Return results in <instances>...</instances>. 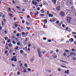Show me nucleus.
Masks as SVG:
<instances>
[{
	"mask_svg": "<svg viewBox=\"0 0 76 76\" xmlns=\"http://www.w3.org/2000/svg\"><path fill=\"white\" fill-rule=\"evenodd\" d=\"M13 58H12L11 59V61H14L15 62L16 61H17L16 58V56H13Z\"/></svg>",
	"mask_w": 76,
	"mask_h": 76,
	"instance_id": "obj_1",
	"label": "nucleus"
},
{
	"mask_svg": "<svg viewBox=\"0 0 76 76\" xmlns=\"http://www.w3.org/2000/svg\"><path fill=\"white\" fill-rule=\"evenodd\" d=\"M72 19V18L70 17H68L67 19V21L68 23L70 22V20Z\"/></svg>",
	"mask_w": 76,
	"mask_h": 76,
	"instance_id": "obj_2",
	"label": "nucleus"
},
{
	"mask_svg": "<svg viewBox=\"0 0 76 76\" xmlns=\"http://www.w3.org/2000/svg\"><path fill=\"white\" fill-rule=\"evenodd\" d=\"M28 41H29V40L28 39V38H26L25 39V41H24L23 42V44H25L26 43L25 42H27Z\"/></svg>",
	"mask_w": 76,
	"mask_h": 76,
	"instance_id": "obj_3",
	"label": "nucleus"
},
{
	"mask_svg": "<svg viewBox=\"0 0 76 76\" xmlns=\"http://www.w3.org/2000/svg\"><path fill=\"white\" fill-rule=\"evenodd\" d=\"M64 13L63 12H61L60 13V15L61 16H64Z\"/></svg>",
	"mask_w": 76,
	"mask_h": 76,
	"instance_id": "obj_4",
	"label": "nucleus"
},
{
	"mask_svg": "<svg viewBox=\"0 0 76 76\" xmlns=\"http://www.w3.org/2000/svg\"><path fill=\"white\" fill-rule=\"evenodd\" d=\"M47 20L45 19L44 20V24H47Z\"/></svg>",
	"mask_w": 76,
	"mask_h": 76,
	"instance_id": "obj_5",
	"label": "nucleus"
},
{
	"mask_svg": "<svg viewBox=\"0 0 76 76\" xmlns=\"http://www.w3.org/2000/svg\"><path fill=\"white\" fill-rule=\"evenodd\" d=\"M34 57H33L32 58H31L30 61L31 62H32L34 61Z\"/></svg>",
	"mask_w": 76,
	"mask_h": 76,
	"instance_id": "obj_6",
	"label": "nucleus"
},
{
	"mask_svg": "<svg viewBox=\"0 0 76 76\" xmlns=\"http://www.w3.org/2000/svg\"><path fill=\"white\" fill-rule=\"evenodd\" d=\"M69 70L65 71L64 73H66V74H69Z\"/></svg>",
	"mask_w": 76,
	"mask_h": 76,
	"instance_id": "obj_7",
	"label": "nucleus"
},
{
	"mask_svg": "<svg viewBox=\"0 0 76 76\" xmlns=\"http://www.w3.org/2000/svg\"><path fill=\"white\" fill-rule=\"evenodd\" d=\"M52 2L54 4L56 3V0H51Z\"/></svg>",
	"mask_w": 76,
	"mask_h": 76,
	"instance_id": "obj_8",
	"label": "nucleus"
},
{
	"mask_svg": "<svg viewBox=\"0 0 76 76\" xmlns=\"http://www.w3.org/2000/svg\"><path fill=\"white\" fill-rule=\"evenodd\" d=\"M37 51L38 52V54H39V53H41V52H40V49H39V48L38 49Z\"/></svg>",
	"mask_w": 76,
	"mask_h": 76,
	"instance_id": "obj_9",
	"label": "nucleus"
},
{
	"mask_svg": "<svg viewBox=\"0 0 76 76\" xmlns=\"http://www.w3.org/2000/svg\"><path fill=\"white\" fill-rule=\"evenodd\" d=\"M53 17V15L51 14H49V18H50V17H51V18H52V17Z\"/></svg>",
	"mask_w": 76,
	"mask_h": 76,
	"instance_id": "obj_10",
	"label": "nucleus"
},
{
	"mask_svg": "<svg viewBox=\"0 0 76 76\" xmlns=\"http://www.w3.org/2000/svg\"><path fill=\"white\" fill-rule=\"evenodd\" d=\"M60 7H58L56 8V10H60Z\"/></svg>",
	"mask_w": 76,
	"mask_h": 76,
	"instance_id": "obj_11",
	"label": "nucleus"
},
{
	"mask_svg": "<svg viewBox=\"0 0 76 76\" xmlns=\"http://www.w3.org/2000/svg\"><path fill=\"white\" fill-rule=\"evenodd\" d=\"M39 56V57H42V55H41V53H39V54H38Z\"/></svg>",
	"mask_w": 76,
	"mask_h": 76,
	"instance_id": "obj_12",
	"label": "nucleus"
},
{
	"mask_svg": "<svg viewBox=\"0 0 76 76\" xmlns=\"http://www.w3.org/2000/svg\"><path fill=\"white\" fill-rule=\"evenodd\" d=\"M52 57L54 58H57V56L54 55H53Z\"/></svg>",
	"mask_w": 76,
	"mask_h": 76,
	"instance_id": "obj_13",
	"label": "nucleus"
},
{
	"mask_svg": "<svg viewBox=\"0 0 76 76\" xmlns=\"http://www.w3.org/2000/svg\"><path fill=\"white\" fill-rule=\"evenodd\" d=\"M9 16H10V18H13V15L9 14Z\"/></svg>",
	"mask_w": 76,
	"mask_h": 76,
	"instance_id": "obj_14",
	"label": "nucleus"
},
{
	"mask_svg": "<svg viewBox=\"0 0 76 76\" xmlns=\"http://www.w3.org/2000/svg\"><path fill=\"white\" fill-rule=\"evenodd\" d=\"M35 15L37 16V15H38V11H37V13H35L34 14Z\"/></svg>",
	"mask_w": 76,
	"mask_h": 76,
	"instance_id": "obj_15",
	"label": "nucleus"
},
{
	"mask_svg": "<svg viewBox=\"0 0 76 76\" xmlns=\"http://www.w3.org/2000/svg\"><path fill=\"white\" fill-rule=\"evenodd\" d=\"M71 41L72 42H73V41H74V40L73 39V38H71L70 39Z\"/></svg>",
	"mask_w": 76,
	"mask_h": 76,
	"instance_id": "obj_16",
	"label": "nucleus"
},
{
	"mask_svg": "<svg viewBox=\"0 0 76 76\" xmlns=\"http://www.w3.org/2000/svg\"><path fill=\"white\" fill-rule=\"evenodd\" d=\"M62 26L63 28H65L66 27V26L65 25H64V24H63Z\"/></svg>",
	"mask_w": 76,
	"mask_h": 76,
	"instance_id": "obj_17",
	"label": "nucleus"
},
{
	"mask_svg": "<svg viewBox=\"0 0 76 76\" xmlns=\"http://www.w3.org/2000/svg\"><path fill=\"white\" fill-rule=\"evenodd\" d=\"M40 16H45V15H44V14H40Z\"/></svg>",
	"mask_w": 76,
	"mask_h": 76,
	"instance_id": "obj_18",
	"label": "nucleus"
},
{
	"mask_svg": "<svg viewBox=\"0 0 76 76\" xmlns=\"http://www.w3.org/2000/svg\"><path fill=\"white\" fill-rule=\"evenodd\" d=\"M43 3L44 4H45L46 5H48V4L47 3V2H44Z\"/></svg>",
	"mask_w": 76,
	"mask_h": 76,
	"instance_id": "obj_19",
	"label": "nucleus"
},
{
	"mask_svg": "<svg viewBox=\"0 0 76 76\" xmlns=\"http://www.w3.org/2000/svg\"><path fill=\"white\" fill-rule=\"evenodd\" d=\"M74 54V53H73H73L71 52L70 53V56H72V55H73Z\"/></svg>",
	"mask_w": 76,
	"mask_h": 76,
	"instance_id": "obj_20",
	"label": "nucleus"
},
{
	"mask_svg": "<svg viewBox=\"0 0 76 76\" xmlns=\"http://www.w3.org/2000/svg\"><path fill=\"white\" fill-rule=\"evenodd\" d=\"M18 31H20V28L19 27H18Z\"/></svg>",
	"mask_w": 76,
	"mask_h": 76,
	"instance_id": "obj_21",
	"label": "nucleus"
},
{
	"mask_svg": "<svg viewBox=\"0 0 76 76\" xmlns=\"http://www.w3.org/2000/svg\"><path fill=\"white\" fill-rule=\"evenodd\" d=\"M41 13H44L45 12L43 10H42L41 11Z\"/></svg>",
	"mask_w": 76,
	"mask_h": 76,
	"instance_id": "obj_22",
	"label": "nucleus"
},
{
	"mask_svg": "<svg viewBox=\"0 0 76 76\" xmlns=\"http://www.w3.org/2000/svg\"><path fill=\"white\" fill-rule=\"evenodd\" d=\"M61 24H63V21H61V22L59 24V26H61Z\"/></svg>",
	"mask_w": 76,
	"mask_h": 76,
	"instance_id": "obj_23",
	"label": "nucleus"
},
{
	"mask_svg": "<svg viewBox=\"0 0 76 76\" xmlns=\"http://www.w3.org/2000/svg\"><path fill=\"white\" fill-rule=\"evenodd\" d=\"M16 36H17V37H19L20 36V35H19V33H17L16 34Z\"/></svg>",
	"mask_w": 76,
	"mask_h": 76,
	"instance_id": "obj_24",
	"label": "nucleus"
},
{
	"mask_svg": "<svg viewBox=\"0 0 76 76\" xmlns=\"http://www.w3.org/2000/svg\"><path fill=\"white\" fill-rule=\"evenodd\" d=\"M5 40H7V39H8V37H5Z\"/></svg>",
	"mask_w": 76,
	"mask_h": 76,
	"instance_id": "obj_25",
	"label": "nucleus"
},
{
	"mask_svg": "<svg viewBox=\"0 0 76 76\" xmlns=\"http://www.w3.org/2000/svg\"><path fill=\"white\" fill-rule=\"evenodd\" d=\"M12 43L13 44H16V43H15V41H12Z\"/></svg>",
	"mask_w": 76,
	"mask_h": 76,
	"instance_id": "obj_26",
	"label": "nucleus"
},
{
	"mask_svg": "<svg viewBox=\"0 0 76 76\" xmlns=\"http://www.w3.org/2000/svg\"><path fill=\"white\" fill-rule=\"evenodd\" d=\"M20 67H22V64L21 63L20 64Z\"/></svg>",
	"mask_w": 76,
	"mask_h": 76,
	"instance_id": "obj_27",
	"label": "nucleus"
},
{
	"mask_svg": "<svg viewBox=\"0 0 76 76\" xmlns=\"http://www.w3.org/2000/svg\"><path fill=\"white\" fill-rule=\"evenodd\" d=\"M2 25L3 26H4V23H3V21H2Z\"/></svg>",
	"mask_w": 76,
	"mask_h": 76,
	"instance_id": "obj_28",
	"label": "nucleus"
},
{
	"mask_svg": "<svg viewBox=\"0 0 76 76\" xmlns=\"http://www.w3.org/2000/svg\"><path fill=\"white\" fill-rule=\"evenodd\" d=\"M43 40H46L47 39V38L45 37H43Z\"/></svg>",
	"mask_w": 76,
	"mask_h": 76,
	"instance_id": "obj_29",
	"label": "nucleus"
},
{
	"mask_svg": "<svg viewBox=\"0 0 76 76\" xmlns=\"http://www.w3.org/2000/svg\"><path fill=\"white\" fill-rule=\"evenodd\" d=\"M64 63H66L67 64H69V62H67L66 61H63V62Z\"/></svg>",
	"mask_w": 76,
	"mask_h": 76,
	"instance_id": "obj_30",
	"label": "nucleus"
},
{
	"mask_svg": "<svg viewBox=\"0 0 76 76\" xmlns=\"http://www.w3.org/2000/svg\"><path fill=\"white\" fill-rule=\"evenodd\" d=\"M15 40H16L17 41H19V40H18V38H15Z\"/></svg>",
	"mask_w": 76,
	"mask_h": 76,
	"instance_id": "obj_31",
	"label": "nucleus"
},
{
	"mask_svg": "<svg viewBox=\"0 0 76 76\" xmlns=\"http://www.w3.org/2000/svg\"><path fill=\"white\" fill-rule=\"evenodd\" d=\"M52 20L53 22H54L55 21H56V20L54 19H52Z\"/></svg>",
	"mask_w": 76,
	"mask_h": 76,
	"instance_id": "obj_32",
	"label": "nucleus"
},
{
	"mask_svg": "<svg viewBox=\"0 0 76 76\" xmlns=\"http://www.w3.org/2000/svg\"><path fill=\"white\" fill-rule=\"evenodd\" d=\"M15 27H18V25L17 24H15Z\"/></svg>",
	"mask_w": 76,
	"mask_h": 76,
	"instance_id": "obj_33",
	"label": "nucleus"
},
{
	"mask_svg": "<svg viewBox=\"0 0 76 76\" xmlns=\"http://www.w3.org/2000/svg\"><path fill=\"white\" fill-rule=\"evenodd\" d=\"M2 19H3L4 18V17H5V16L4 15H3L2 16Z\"/></svg>",
	"mask_w": 76,
	"mask_h": 76,
	"instance_id": "obj_34",
	"label": "nucleus"
},
{
	"mask_svg": "<svg viewBox=\"0 0 76 76\" xmlns=\"http://www.w3.org/2000/svg\"><path fill=\"white\" fill-rule=\"evenodd\" d=\"M24 66L25 67H27L28 66V65L26 64H25Z\"/></svg>",
	"mask_w": 76,
	"mask_h": 76,
	"instance_id": "obj_35",
	"label": "nucleus"
},
{
	"mask_svg": "<svg viewBox=\"0 0 76 76\" xmlns=\"http://www.w3.org/2000/svg\"><path fill=\"white\" fill-rule=\"evenodd\" d=\"M17 45H20V43H19V42H17Z\"/></svg>",
	"mask_w": 76,
	"mask_h": 76,
	"instance_id": "obj_36",
	"label": "nucleus"
},
{
	"mask_svg": "<svg viewBox=\"0 0 76 76\" xmlns=\"http://www.w3.org/2000/svg\"><path fill=\"white\" fill-rule=\"evenodd\" d=\"M69 4H70V6H71V5H72V1H70V2Z\"/></svg>",
	"mask_w": 76,
	"mask_h": 76,
	"instance_id": "obj_37",
	"label": "nucleus"
},
{
	"mask_svg": "<svg viewBox=\"0 0 76 76\" xmlns=\"http://www.w3.org/2000/svg\"><path fill=\"white\" fill-rule=\"evenodd\" d=\"M31 45L30 44H29L28 45V47H31Z\"/></svg>",
	"mask_w": 76,
	"mask_h": 76,
	"instance_id": "obj_38",
	"label": "nucleus"
},
{
	"mask_svg": "<svg viewBox=\"0 0 76 76\" xmlns=\"http://www.w3.org/2000/svg\"><path fill=\"white\" fill-rule=\"evenodd\" d=\"M37 9L38 10V11H39L40 10V8L39 7H38L37 8Z\"/></svg>",
	"mask_w": 76,
	"mask_h": 76,
	"instance_id": "obj_39",
	"label": "nucleus"
},
{
	"mask_svg": "<svg viewBox=\"0 0 76 76\" xmlns=\"http://www.w3.org/2000/svg\"><path fill=\"white\" fill-rule=\"evenodd\" d=\"M9 47H12V44H9Z\"/></svg>",
	"mask_w": 76,
	"mask_h": 76,
	"instance_id": "obj_40",
	"label": "nucleus"
},
{
	"mask_svg": "<svg viewBox=\"0 0 76 76\" xmlns=\"http://www.w3.org/2000/svg\"><path fill=\"white\" fill-rule=\"evenodd\" d=\"M22 34L23 35H25V32H22Z\"/></svg>",
	"mask_w": 76,
	"mask_h": 76,
	"instance_id": "obj_41",
	"label": "nucleus"
},
{
	"mask_svg": "<svg viewBox=\"0 0 76 76\" xmlns=\"http://www.w3.org/2000/svg\"><path fill=\"white\" fill-rule=\"evenodd\" d=\"M26 69H24L23 70V72L24 73H26Z\"/></svg>",
	"mask_w": 76,
	"mask_h": 76,
	"instance_id": "obj_42",
	"label": "nucleus"
},
{
	"mask_svg": "<svg viewBox=\"0 0 76 76\" xmlns=\"http://www.w3.org/2000/svg\"><path fill=\"white\" fill-rule=\"evenodd\" d=\"M26 28H27V29L28 30H29V29H31V28L28 27H26Z\"/></svg>",
	"mask_w": 76,
	"mask_h": 76,
	"instance_id": "obj_43",
	"label": "nucleus"
},
{
	"mask_svg": "<svg viewBox=\"0 0 76 76\" xmlns=\"http://www.w3.org/2000/svg\"><path fill=\"white\" fill-rule=\"evenodd\" d=\"M56 23H57V24H58V23H59V21L58 20H57L56 22Z\"/></svg>",
	"mask_w": 76,
	"mask_h": 76,
	"instance_id": "obj_44",
	"label": "nucleus"
},
{
	"mask_svg": "<svg viewBox=\"0 0 76 76\" xmlns=\"http://www.w3.org/2000/svg\"><path fill=\"white\" fill-rule=\"evenodd\" d=\"M72 34H75V35H76V32H73L72 33Z\"/></svg>",
	"mask_w": 76,
	"mask_h": 76,
	"instance_id": "obj_45",
	"label": "nucleus"
},
{
	"mask_svg": "<svg viewBox=\"0 0 76 76\" xmlns=\"http://www.w3.org/2000/svg\"><path fill=\"white\" fill-rule=\"evenodd\" d=\"M18 48H19V47L18 46H17L16 48H15V50H18Z\"/></svg>",
	"mask_w": 76,
	"mask_h": 76,
	"instance_id": "obj_46",
	"label": "nucleus"
},
{
	"mask_svg": "<svg viewBox=\"0 0 76 76\" xmlns=\"http://www.w3.org/2000/svg\"><path fill=\"white\" fill-rule=\"evenodd\" d=\"M11 65L12 66H13V67H15V65H14V64H12Z\"/></svg>",
	"mask_w": 76,
	"mask_h": 76,
	"instance_id": "obj_47",
	"label": "nucleus"
},
{
	"mask_svg": "<svg viewBox=\"0 0 76 76\" xmlns=\"http://www.w3.org/2000/svg\"><path fill=\"white\" fill-rule=\"evenodd\" d=\"M7 53H8V51H5V54H7Z\"/></svg>",
	"mask_w": 76,
	"mask_h": 76,
	"instance_id": "obj_48",
	"label": "nucleus"
},
{
	"mask_svg": "<svg viewBox=\"0 0 76 76\" xmlns=\"http://www.w3.org/2000/svg\"><path fill=\"white\" fill-rule=\"evenodd\" d=\"M26 24L27 25H29V23H28L27 22H26Z\"/></svg>",
	"mask_w": 76,
	"mask_h": 76,
	"instance_id": "obj_49",
	"label": "nucleus"
},
{
	"mask_svg": "<svg viewBox=\"0 0 76 76\" xmlns=\"http://www.w3.org/2000/svg\"><path fill=\"white\" fill-rule=\"evenodd\" d=\"M10 42V39H9L7 40V42L8 43Z\"/></svg>",
	"mask_w": 76,
	"mask_h": 76,
	"instance_id": "obj_50",
	"label": "nucleus"
},
{
	"mask_svg": "<svg viewBox=\"0 0 76 76\" xmlns=\"http://www.w3.org/2000/svg\"><path fill=\"white\" fill-rule=\"evenodd\" d=\"M16 1L17 3H19V1L18 0H16Z\"/></svg>",
	"mask_w": 76,
	"mask_h": 76,
	"instance_id": "obj_51",
	"label": "nucleus"
},
{
	"mask_svg": "<svg viewBox=\"0 0 76 76\" xmlns=\"http://www.w3.org/2000/svg\"><path fill=\"white\" fill-rule=\"evenodd\" d=\"M37 4V2H35L34 3V5H36Z\"/></svg>",
	"mask_w": 76,
	"mask_h": 76,
	"instance_id": "obj_52",
	"label": "nucleus"
},
{
	"mask_svg": "<svg viewBox=\"0 0 76 76\" xmlns=\"http://www.w3.org/2000/svg\"><path fill=\"white\" fill-rule=\"evenodd\" d=\"M20 53H23V50H20Z\"/></svg>",
	"mask_w": 76,
	"mask_h": 76,
	"instance_id": "obj_53",
	"label": "nucleus"
},
{
	"mask_svg": "<svg viewBox=\"0 0 76 76\" xmlns=\"http://www.w3.org/2000/svg\"><path fill=\"white\" fill-rule=\"evenodd\" d=\"M45 51H44L42 53L43 54H45Z\"/></svg>",
	"mask_w": 76,
	"mask_h": 76,
	"instance_id": "obj_54",
	"label": "nucleus"
},
{
	"mask_svg": "<svg viewBox=\"0 0 76 76\" xmlns=\"http://www.w3.org/2000/svg\"><path fill=\"white\" fill-rule=\"evenodd\" d=\"M16 8H17V9H20V7H19L17 6Z\"/></svg>",
	"mask_w": 76,
	"mask_h": 76,
	"instance_id": "obj_55",
	"label": "nucleus"
},
{
	"mask_svg": "<svg viewBox=\"0 0 76 76\" xmlns=\"http://www.w3.org/2000/svg\"><path fill=\"white\" fill-rule=\"evenodd\" d=\"M47 14L48 15H49L50 14H49V11H48L47 12Z\"/></svg>",
	"mask_w": 76,
	"mask_h": 76,
	"instance_id": "obj_56",
	"label": "nucleus"
},
{
	"mask_svg": "<svg viewBox=\"0 0 76 76\" xmlns=\"http://www.w3.org/2000/svg\"><path fill=\"white\" fill-rule=\"evenodd\" d=\"M22 23H25V20H23L22 21Z\"/></svg>",
	"mask_w": 76,
	"mask_h": 76,
	"instance_id": "obj_57",
	"label": "nucleus"
},
{
	"mask_svg": "<svg viewBox=\"0 0 76 76\" xmlns=\"http://www.w3.org/2000/svg\"><path fill=\"white\" fill-rule=\"evenodd\" d=\"M17 75H20V72H18L17 73Z\"/></svg>",
	"mask_w": 76,
	"mask_h": 76,
	"instance_id": "obj_58",
	"label": "nucleus"
},
{
	"mask_svg": "<svg viewBox=\"0 0 76 76\" xmlns=\"http://www.w3.org/2000/svg\"><path fill=\"white\" fill-rule=\"evenodd\" d=\"M58 71H59V72H60V71H61V69H60V68H59L58 69Z\"/></svg>",
	"mask_w": 76,
	"mask_h": 76,
	"instance_id": "obj_59",
	"label": "nucleus"
},
{
	"mask_svg": "<svg viewBox=\"0 0 76 76\" xmlns=\"http://www.w3.org/2000/svg\"><path fill=\"white\" fill-rule=\"evenodd\" d=\"M65 52H66V53H69V50H65Z\"/></svg>",
	"mask_w": 76,
	"mask_h": 76,
	"instance_id": "obj_60",
	"label": "nucleus"
},
{
	"mask_svg": "<svg viewBox=\"0 0 76 76\" xmlns=\"http://www.w3.org/2000/svg\"><path fill=\"white\" fill-rule=\"evenodd\" d=\"M4 33L5 34H7V31H4Z\"/></svg>",
	"mask_w": 76,
	"mask_h": 76,
	"instance_id": "obj_61",
	"label": "nucleus"
},
{
	"mask_svg": "<svg viewBox=\"0 0 76 76\" xmlns=\"http://www.w3.org/2000/svg\"><path fill=\"white\" fill-rule=\"evenodd\" d=\"M73 60H76V58H75V57H73Z\"/></svg>",
	"mask_w": 76,
	"mask_h": 76,
	"instance_id": "obj_62",
	"label": "nucleus"
},
{
	"mask_svg": "<svg viewBox=\"0 0 76 76\" xmlns=\"http://www.w3.org/2000/svg\"><path fill=\"white\" fill-rule=\"evenodd\" d=\"M28 71H31V69L30 68H28Z\"/></svg>",
	"mask_w": 76,
	"mask_h": 76,
	"instance_id": "obj_63",
	"label": "nucleus"
},
{
	"mask_svg": "<svg viewBox=\"0 0 76 76\" xmlns=\"http://www.w3.org/2000/svg\"><path fill=\"white\" fill-rule=\"evenodd\" d=\"M8 10L9 11H10L11 10V9H10V8H8Z\"/></svg>",
	"mask_w": 76,
	"mask_h": 76,
	"instance_id": "obj_64",
	"label": "nucleus"
}]
</instances>
